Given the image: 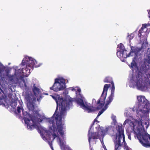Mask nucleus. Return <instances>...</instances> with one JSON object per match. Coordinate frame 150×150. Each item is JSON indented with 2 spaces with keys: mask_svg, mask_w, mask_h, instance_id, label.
<instances>
[{
  "mask_svg": "<svg viewBox=\"0 0 150 150\" xmlns=\"http://www.w3.org/2000/svg\"><path fill=\"white\" fill-rule=\"evenodd\" d=\"M36 99L30 94H26L25 97L28 109L35 112L36 117H32L30 115L24 111L21 101L19 102L20 105L17 107L16 113L20 115L22 111L23 118L28 128L30 130L36 129L44 140L47 141L48 139H50V133L53 140L55 139L59 143L62 150H69L70 147L66 144V128L63 120L66 115L63 105L61 107V112L57 114L56 110L52 117L47 118L39 114L37 111H35L36 106L34 102Z\"/></svg>",
  "mask_w": 150,
  "mask_h": 150,
  "instance_id": "nucleus-1",
  "label": "nucleus"
},
{
  "mask_svg": "<svg viewBox=\"0 0 150 150\" xmlns=\"http://www.w3.org/2000/svg\"><path fill=\"white\" fill-rule=\"evenodd\" d=\"M22 66L20 67L14 66L13 68L15 70L13 75L9 76L8 71L5 69L3 65L0 62V80L2 82H6V81L7 77L9 78V84L11 83L12 84H19L22 89H25L26 92L25 93V98L26 94H30L33 96L30 92H28L29 89L27 86V79H24L25 76L28 77L30 73L31 69H33V67H40L42 64H38L37 61L33 58L28 56H25L22 62ZM10 85H11L10 84Z\"/></svg>",
  "mask_w": 150,
  "mask_h": 150,
  "instance_id": "nucleus-2",
  "label": "nucleus"
},
{
  "mask_svg": "<svg viewBox=\"0 0 150 150\" xmlns=\"http://www.w3.org/2000/svg\"><path fill=\"white\" fill-rule=\"evenodd\" d=\"M68 91L75 92L76 94V101L79 106L81 108L86 111L88 112L98 110L97 106H91V105L86 102L85 98L81 94V89L78 87H71L68 88L66 89L64 93H63V96L65 95L64 99L59 96H51L52 98L54 99L57 104V108L59 107L60 109V112H61V107L63 105L64 107L65 115L66 114V111L72 106V103L71 98L68 95Z\"/></svg>",
  "mask_w": 150,
  "mask_h": 150,
  "instance_id": "nucleus-3",
  "label": "nucleus"
},
{
  "mask_svg": "<svg viewBox=\"0 0 150 150\" xmlns=\"http://www.w3.org/2000/svg\"><path fill=\"white\" fill-rule=\"evenodd\" d=\"M149 108H140L135 106L132 109L134 111L136 110L137 118L136 119H132L133 120L126 119L123 125H125L127 123L132 128V129L134 132L138 130V126L141 127L143 126V121L149 119V113H150Z\"/></svg>",
  "mask_w": 150,
  "mask_h": 150,
  "instance_id": "nucleus-4",
  "label": "nucleus"
},
{
  "mask_svg": "<svg viewBox=\"0 0 150 150\" xmlns=\"http://www.w3.org/2000/svg\"><path fill=\"white\" fill-rule=\"evenodd\" d=\"M130 48L131 50L128 54V52L125 49L122 43L120 44L117 47V56L120 58H126L130 56H134L130 67L133 71L134 70L137 71L138 69V67L137 63L138 59V53L140 49L135 46H130Z\"/></svg>",
  "mask_w": 150,
  "mask_h": 150,
  "instance_id": "nucleus-5",
  "label": "nucleus"
},
{
  "mask_svg": "<svg viewBox=\"0 0 150 150\" xmlns=\"http://www.w3.org/2000/svg\"><path fill=\"white\" fill-rule=\"evenodd\" d=\"M111 125L107 127L105 130L103 127L96 125L93 127L91 126L88 131V137L90 145L96 143L95 139H99L102 144L103 142L104 135L112 130Z\"/></svg>",
  "mask_w": 150,
  "mask_h": 150,
  "instance_id": "nucleus-6",
  "label": "nucleus"
},
{
  "mask_svg": "<svg viewBox=\"0 0 150 150\" xmlns=\"http://www.w3.org/2000/svg\"><path fill=\"white\" fill-rule=\"evenodd\" d=\"M116 128L117 131V132L116 134L115 140L114 142L115 150H119L120 149L122 145L123 146L125 149L132 150L131 149L129 148L125 142L124 130L122 127L121 126L117 125Z\"/></svg>",
  "mask_w": 150,
  "mask_h": 150,
  "instance_id": "nucleus-7",
  "label": "nucleus"
},
{
  "mask_svg": "<svg viewBox=\"0 0 150 150\" xmlns=\"http://www.w3.org/2000/svg\"><path fill=\"white\" fill-rule=\"evenodd\" d=\"M104 82H109L111 84H105L103 90L100 96V99L98 100L96 104L97 108L98 110L101 108L104 105L108 89L110 87L111 85L112 86V81L111 77L107 76L104 79Z\"/></svg>",
  "mask_w": 150,
  "mask_h": 150,
  "instance_id": "nucleus-8",
  "label": "nucleus"
},
{
  "mask_svg": "<svg viewBox=\"0 0 150 150\" xmlns=\"http://www.w3.org/2000/svg\"><path fill=\"white\" fill-rule=\"evenodd\" d=\"M67 81L63 77H58L54 79V84L50 89L56 92L63 91L66 87Z\"/></svg>",
  "mask_w": 150,
  "mask_h": 150,
  "instance_id": "nucleus-9",
  "label": "nucleus"
},
{
  "mask_svg": "<svg viewBox=\"0 0 150 150\" xmlns=\"http://www.w3.org/2000/svg\"><path fill=\"white\" fill-rule=\"evenodd\" d=\"M148 29H140L139 31L138 36L140 37V41L142 43V47L144 48L147 45V36L148 33Z\"/></svg>",
  "mask_w": 150,
  "mask_h": 150,
  "instance_id": "nucleus-10",
  "label": "nucleus"
},
{
  "mask_svg": "<svg viewBox=\"0 0 150 150\" xmlns=\"http://www.w3.org/2000/svg\"><path fill=\"white\" fill-rule=\"evenodd\" d=\"M137 98L138 102L135 107H140V108H149V110H150V103L144 96H137Z\"/></svg>",
  "mask_w": 150,
  "mask_h": 150,
  "instance_id": "nucleus-11",
  "label": "nucleus"
},
{
  "mask_svg": "<svg viewBox=\"0 0 150 150\" xmlns=\"http://www.w3.org/2000/svg\"><path fill=\"white\" fill-rule=\"evenodd\" d=\"M13 90L12 89V91H10L5 95H4L6 98H7V96L9 98V100L6 101V102L8 105H10L11 107L13 108H14L17 105L16 102L17 100L15 99V94H13Z\"/></svg>",
  "mask_w": 150,
  "mask_h": 150,
  "instance_id": "nucleus-12",
  "label": "nucleus"
},
{
  "mask_svg": "<svg viewBox=\"0 0 150 150\" xmlns=\"http://www.w3.org/2000/svg\"><path fill=\"white\" fill-rule=\"evenodd\" d=\"M111 94L108 97L106 101V103L104 107L102 109V110H101L98 113V114L97 117H96V118L94 120L93 124L91 126H93V127L96 125H95V123L96 122H97V119L107 108L108 107V105L112 102V88L111 89Z\"/></svg>",
  "mask_w": 150,
  "mask_h": 150,
  "instance_id": "nucleus-13",
  "label": "nucleus"
},
{
  "mask_svg": "<svg viewBox=\"0 0 150 150\" xmlns=\"http://www.w3.org/2000/svg\"><path fill=\"white\" fill-rule=\"evenodd\" d=\"M13 85H10L7 82H2L0 81V90L1 93L6 95L10 91H12V86Z\"/></svg>",
  "mask_w": 150,
  "mask_h": 150,
  "instance_id": "nucleus-14",
  "label": "nucleus"
},
{
  "mask_svg": "<svg viewBox=\"0 0 150 150\" xmlns=\"http://www.w3.org/2000/svg\"><path fill=\"white\" fill-rule=\"evenodd\" d=\"M142 137L143 138L142 139H139L140 142L144 147H150V144L148 141V138L150 139V135L146 133L143 135Z\"/></svg>",
  "mask_w": 150,
  "mask_h": 150,
  "instance_id": "nucleus-15",
  "label": "nucleus"
},
{
  "mask_svg": "<svg viewBox=\"0 0 150 150\" xmlns=\"http://www.w3.org/2000/svg\"><path fill=\"white\" fill-rule=\"evenodd\" d=\"M33 91L34 93L35 96L36 97L38 101H39L40 100L41 97V94L39 91V89L35 86H33Z\"/></svg>",
  "mask_w": 150,
  "mask_h": 150,
  "instance_id": "nucleus-16",
  "label": "nucleus"
},
{
  "mask_svg": "<svg viewBox=\"0 0 150 150\" xmlns=\"http://www.w3.org/2000/svg\"><path fill=\"white\" fill-rule=\"evenodd\" d=\"M124 115L126 117H130V118H129V119H128L129 120H133L132 119H133L132 118V117L130 115L129 112L128 110H126L125 112L124 113Z\"/></svg>",
  "mask_w": 150,
  "mask_h": 150,
  "instance_id": "nucleus-17",
  "label": "nucleus"
},
{
  "mask_svg": "<svg viewBox=\"0 0 150 150\" xmlns=\"http://www.w3.org/2000/svg\"><path fill=\"white\" fill-rule=\"evenodd\" d=\"M149 51V52L148 53V51L147 52V61H148L149 63H150V50H149V48L148 49V51Z\"/></svg>",
  "mask_w": 150,
  "mask_h": 150,
  "instance_id": "nucleus-18",
  "label": "nucleus"
},
{
  "mask_svg": "<svg viewBox=\"0 0 150 150\" xmlns=\"http://www.w3.org/2000/svg\"><path fill=\"white\" fill-rule=\"evenodd\" d=\"M150 26V23H147L143 24H142V26L141 28H146L147 27Z\"/></svg>",
  "mask_w": 150,
  "mask_h": 150,
  "instance_id": "nucleus-19",
  "label": "nucleus"
},
{
  "mask_svg": "<svg viewBox=\"0 0 150 150\" xmlns=\"http://www.w3.org/2000/svg\"><path fill=\"white\" fill-rule=\"evenodd\" d=\"M134 37V35L133 34H131L130 35H128L127 38L129 40H131Z\"/></svg>",
  "mask_w": 150,
  "mask_h": 150,
  "instance_id": "nucleus-20",
  "label": "nucleus"
},
{
  "mask_svg": "<svg viewBox=\"0 0 150 150\" xmlns=\"http://www.w3.org/2000/svg\"><path fill=\"white\" fill-rule=\"evenodd\" d=\"M113 123L115 125H116L117 124V122L116 120V117L115 116H113Z\"/></svg>",
  "mask_w": 150,
  "mask_h": 150,
  "instance_id": "nucleus-21",
  "label": "nucleus"
},
{
  "mask_svg": "<svg viewBox=\"0 0 150 150\" xmlns=\"http://www.w3.org/2000/svg\"><path fill=\"white\" fill-rule=\"evenodd\" d=\"M4 101H5V99L4 97H3L2 98H1L0 99V105L4 103Z\"/></svg>",
  "mask_w": 150,
  "mask_h": 150,
  "instance_id": "nucleus-22",
  "label": "nucleus"
},
{
  "mask_svg": "<svg viewBox=\"0 0 150 150\" xmlns=\"http://www.w3.org/2000/svg\"><path fill=\"white\" fill-rule=\"evenodd\" d=\"M147 71L148 72V74H146L147 75L148 74L149 76H148V77L150 78V68L148 69Z\"/></svg>",
  "mask_w": 150,
  "mask_h": 150,
  "instance_id": "nucleus-23",
  "label": "nucleus"
},
{
  "mask_svg": "<svg viewBox=\"0 0 150 150\" xmlns=\"http://www.w3.org/2000/svg\"><path fill=\"white\" fill-rule=\"evenodd\" d=\"M102 144L103 146V147L104 149V150H107V149H106V146L104 145V143H102Z\"/></svg>",
  "mask_w": 150,
  "mask_h": 150,
  "instance_id": "nucleus-24",
  "label": "nucleus"
},
{
  "mask_svg": "<svg viewBox=\"0 0 150 150\" xmlns=\"http://www.w3.org/2000/svg\"><path fill=\"white\" fill-rule=\"evenodd\" d=\"M50 144V147H51V149H52V150H54V149H53V147H52V145L51 144Z\"/></svg>",
  "mask_w": 150,
  "mask_h": 150,
  "instance_id": "nucleus-25",
  "label": "nucleus"
},
{
  "mask_svg": "<svg viewBox=\"0 0 150 150\" xmlns=\"http://www.w3.org/2000/svg\"><path fill=\"white\" fill-rule=\"evenodd\" d=\"M96 101V100L95 99H93V102H95Z\"/></svg>",
  "mask_w": 150,
  "mask_h": 150,
  "instance_id": "nucleus-26",
  "label": "nucleus"
},
{
  "mask_svg": "<svg viewBox=\"0 0 150 150\" xmlns=\"http://www.w3.org/2000/svg\"><path fill=\"white\" fill-rule=\"evenodd\" d=\"M128 138L129 139H131V137L130 136H128Z\"/></svg>",
  "mask_w": 150,
  "mask_h": 150,
  "instance_id": "nucleus-27",
  "label": "nucleus"
},
{
  "mask_svg": "<svg viewBox=\"0 0 150 150\" xmlns=\"http://www.w3.org/2000/svg\"><path fill=\"white\" fill-rule=\"evenodd\" d=\"M113 91L115 89L114 86L113 84Z\"/></svg>",
  "mask_w": 150,
  "mask_h": 150,
  "instance_id": "nucleus-28",
  "label": "nucleus"
},
{
  "mask_svg": "<svg viewBox=\"0 0 150 150\" xmlns=\"http://www.w3.org/2000/svg\"><path fill=\"white\" fill-rule=\"evenodd\" d=\"M45 94L46 95H47L48 94Z\"/></svg>",
  "mask_w": 150,
  "mask_h": 150,
  "instance_id": "nucleus-29",
  "label": "nucleus"
},
{
  "mask_svg": "<svg viewBox=\"0 0 150 150\" xmlns=\"http://www.w3.org/2000/svg\"><path fill=\"white\" fill-rule=\"evenodd\" d=\"M145 124H146V122H145Z\"/></svg>",
  "mask_w": 150,
  "mask_h": 150,
  "instance_id": "nucleus-30",
  "label": "nucleus"
}]
</instances>
